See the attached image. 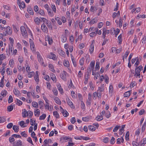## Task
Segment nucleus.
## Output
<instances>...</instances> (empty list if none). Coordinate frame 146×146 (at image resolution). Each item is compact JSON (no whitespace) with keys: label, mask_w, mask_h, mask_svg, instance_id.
<instances>
[{"label":"nucleus","mask_w":146,"mask_h":146,"mask_svg":"<svg viewBox=\"0 0 146 146\" xmlns=\"http://www.w3.org/2000/svg\"><path fill=\"white\" fill-rule=\"evenodd\" d=\"M20 29L22 36L25 37H27L28 34L25 27L23 26H22L21 27Z\"/></svg>","instance_id":"obj_1"},{"label":"nucleus","mask_w":146,"mask_h":146,"mask_svg":"<svg viewBox=\"0 0 146 146\" xmlns=\"http://www.w3.org/2000/svg\"><path fill=\"white\" fill-rule=\"evenodd\" d=\"M37 55L38 62L42 63V64L43 65L44 63L43 60L42 56L38 52H37Z\"/></svg>","instance_id":"obj_2"},{"label":"nucleus","mask_w":146,"mask_h":146,"mask_svg":"<svg viewBox=\"0 0 146 146\" xmlns=\"http://www.w3.org/2000/svg\"><path fill=\"white\" fill-rule=\"evenodd\" d=\"M22 143L21 140H19L17 141L13 142V146H22Z\"/></svg>","instance_id":"obj_3"},{"label":"nucleus","mask_w":146,"mask_h":146,"mask_svg":"<svg viewBox=\"0 0 146 146\" xmlns=\"http://www.w3.org/2000/svg\"><path fill=\"white\" fill-rule=\"evenodd\" d=\"M47 58L50 59L55 60L56 58V55L53 53L51 52L47 55Z\"/></svg>","instance_id":"obj_4"},{"label":"nucleus","mask_w":146,"mask_h":146,"mask_svg":"<svg viewBox=\"0 0 146 146\" xmlns=\"http://www.w3.org/2000/svg\"><path fill=\"white\" fill-rule=\"evenodd\" d=\"M27 10L29 13L31 15H33L34 14L32 8L30 6H29L27 8Z\"/></svg>","instance_id":"obj_5"},{"label":"nucleus","mask_w":146,"mask_h":146,"mask_svg":"<svg viewBox=\"0 0 146 146\" xmlns=\"http://www.w3.org/2000/svg\"><path fill=\"white\" fill-rule=\"evenodd\" d=\"M63 72L64 73L62 74L61 75L60 77L61 79L65 81L66 80V72L65 71H63Z\"/></svg>","instance_id":"obj_6"},{"label":"nucleus","mask_w":146,"mask_h":146,"mask_svg":"<svg viewBox=\"0 0 146 146\" xmlns=\"http://www.w3.org/2000/svg\"><path fill=\"white\" fill-rule=\"evenodd\" d=\"M13 129L15 132H18L19 130V127L17 125H14L13 127Z\"/></svg>","instance_id":"obj_7"},{"label":"nucleus","mask_w":146,"mask_h":146,"mask_svg":"<svg viewBox=\"0 0 146 146\" xmlns=\"http://www.w3.org/2000/svg\"><path fill=\"white\" fill-rule=\"evenodd\" d=\"M50 76L51 79L53 81H55V82H56V78L54 74L52 73H51L50 74Z\"/></svg>","instance_id":"obj_8"},{"label":"nucleus","mask_w":146,"mask_h":146,"mask_svg":"<svg viewBox=\"0 0 146 146\" xmlns=\"http://www.w3.org/2000/svg\"><path fill=\"white\" fill-rule=\"evenodd\" d=\"M131 93V90H129L128 91L126 92L124 94V97H129V96L130 95Z\"/></svg>","instance_id":"obj_9"},{"label":"nucleus","mask_w":146,"mask_h":146,"mask_svg":"<svg viewBox=\"0 0 146 146\" xmlns=\"http://www.w3.org/2000/svg\"><path fill=\"white\" fill-rule=\"evenodd\" d=\"M67 102L68 104L70 107L71 108H72L73 107V104L72 102H71V101L68 98Z\"/></svg>","instance_id":"obj_10"},{"label":"nucleus","mask_w":146,"mask_h":146,"mask_svg":"<svg viewBox=\"0 0 146 146\" xmlns=\"http://www.w3.org/2000/svg\"><path fill=\"white\" fill-rule=\"evenodd\" d=\"M19 125L20 126L23 127H26L27 126V125H25V123L24 121H20L19 123Z\"/></svg>","instance_id":"obj_11"},{"label":"nucleus","mask_w":146,"mask_h":146,"mask_svg":"<svg viewBox=\"0 0 146 146\" xmlns=\"http://www.w3.org/2000/svg\"><path fill=\"white\" fill-rule=\"evenodd\" d=\"M57 87H58V88L59 92L61 93V94H62L63 93V90L62 88H61L60 84H58L57 85Z\"/></svg>","instance_id":"obj_12"},{"label":"nucleus","mask_w":146,"mask_h":146,"mask_svg":"<svg viewBox=\"0 0 146 146\" xmlns=\"http://www.w3.org/2000/svg\"><path fill=\"white\" fill-rule=\"evenodd\" d=\"M118 39L119 41L118 42L119 44H121L122 41V36L121 34L118 36Z\"/></svg>","instance_id":"obj_13"},{"label":"nucleus","mask_w":146,"mask_h":146,"mask_svg":"<svg viewBox=\"0 0 146 146\" xmlns=\"http://www.w3.org/2000/svg\"><path fill=\"white\" fill-rule=\"evenodd\" d=\"M67 40V37L66 35H62V41L63 42H65Z\"/></svg>","instance_id":"obj_14"},{"label":"nucleus","mask_w":146,"mask_h":146,"mask_svg":"<svg viewBox=\"0 0 146 146\" xmlns=\"http://www.w3.org/2000/svg\"><path fill=\"white\" fill-rule=\"evenodd\" d=\"M54 100L56 103L58 105H60L61 104V102L59 99L57 97H56L54 98Z\"/></svg>","instance_id":"obj_15"},{"label":"nucleus","mask_w":146,"mask_h":146,"mask_svg":"<svg viewBox=\"0 0 146 146\" xmlns=\"http://www.w3.org/2000/svg\"><path fill=\"white\" fill-rule=\"evenodd\" d=\"M14 94L17 96H19L21 94L19 91L17 89L15 88L13 90Z\"/></svg>","instance_id":"obj_16"},{"label":"nucleus","mask_w":146,"mask_h":146,"mask_svg":"<svg viewBox=\"0 0 146 146\" xmlns=\"http://www.w3.org/2000/svg\"><path fill=\"white\" fill-rule=\"evenodd\" d=\"M40 110L38 109H37L34 111V113L35 116L38 117L40 114Z\"/></svg>","instance_id":"obj_17"},{"label":"nucleus","mask_w":146,"mask_h":146,"mask_svg":"<svg viewBox=\"0 0 146 146\" xmlns=\"http://www.w3.org/2000/svg\"><path fill=\"white\" fill-rule=\"evenodd\" d=\"M48 67L49 68L50 70L53 72H55V70L54 68V67L53 65L51 64H49L48 65Z\"/></svg>","instance_id":"obj_18"},{"label":"nucleus","mask_w":146,"mask_h":146,"mask_svg":"<svg viewBox=\"0 0 146 146\" xmlns=\"http://www.w3.org/2000/svg\"><path fill=\"white\" fill-rule=\"evenodd\" d=\"M94 45L93 44H92L90 46V53H92L94 51Z\"/></svg>","instance_id":"obj_19"},{"label":"nucleus","mask_w":146,"mask_h":146,"mask_svg":"<svg viewBox=\"0 0 146 146\" xmlns=\"http://www.w3.org/2000/svg\"><path fill=\"white\" fill-rule=\"evenodd\" d=\"M46 23L48 27L49 28H50L51 29H52V26L50 21H47Z\"/></svg>","instance_id":"obj_20"},{"label":"nucleus","mask_w":146,"mask_h":146,"mask_svg":"<svg viewBox=\"0 0 146 146\" xmlns=\"http://www.w3.org/2000/svg\"><path fill=\"white\" fill-rule=\"evenodd\" d=\"M34 21L36 23V24L38 25L40 24V19L38 17H36L34 19Z\"/></svg>","instance_id":"obj_21"},{"label":"nucleus","mask_w":146,"mask_h":146,"mask_svg":"<svg viewBox=\"0 0 146 146\" xmlns=\"http://www.w3.org/2000/svg\"><path fill=\"white\" fill-rule=\"evenodd\" d=\"M63 114V115L65 117H67L69 115L68 113L66 110H64L63 112H61Z\"/></svg>","instance_id":"obj_22"},{"label":"nucleus","mask_w":146,"mask_h":146,"mask_svg":"<svg viewBox=\"0 0 146 146\" xmlns=\"http://www.w3.org/2000/svg\"><path fill=\"white\" fill-rule=\"evenodd\" d=\"M88 127L89 130L92 131H94L96 130V127L92 125H90Z\"/></svg>","instance_id":"obj_23"},{"label":"nucleus","mask_w":146,"mask_h":146,"mask_svg":"<svg viewBox=\"0 0 146 146\" xmlns=\"http://www.w3.org/2000/svg\"><path fill=\"white\" fill-rule=\"evenodd\" d=\"M97 22L96 18H94L91 21L89 22L90 24H94Z\"/></svg>","instance_id":"obj_24"},{"label":"nucleus","mask_w":146,"mask_h":146,"mask_svg":"<svg viewBox=\"0 0 146 146\" xmlns=\"http://www.w3.org/2000/svg\"><path fill=\"white\" fill-rule=\"evenodd\" d=\"M19 6L20 8H22L23 9L25 7V3L24 1L22 2L19 5Z\"/></svg>","instance_id":"obj_25"},{"label":"nucleus","mask_w":146,"mask_h":146,"mask_svg":"<svg viewBox=\"0 0 146 146\" xmlns=\"http://www.w3.org/2000/svg\"><path fill=\"white\" fill-rule=\"evenodd\" d=\"M121 128L119 130L120 132L119 134L120 135H121L124 131V128L125 127V125H122Z\"/></svg>","instance_id":"obj_26"},{"label":"nucleus","mask_w":146,"mask_h":146,"mask_svg":"<svg viewBox=\"0 0 146 146\" xmlns=\"http://www.w3.org/2000/svg\"><path fill=\"white\" fill-rule=\"evenodd\" d=\"M12 26L13 29L15 32L17 33L19 31V28L17 26H16L14 25H13Z\"/></svg>","instance_id":"obj_27"},{"label":"nucleus","mask_w":146,"mask_h":146,"mask_svg":"<svg viewBox=\"0 0 146 146\" xmlns=\"http://www.w3.org/2000/svg\"><path fill=\"white\" fill-rule=\"evenodd\" d=\"M146 143V138H143L141 141V146H143Z\"/></svg>","instance_id":"obj_28"},{"label":"nucleus","mask_w":146,"mask_h":146,"mask_svg":"<svg viewBox=\"0 0 146 146\" xmlns=\"http://www.w3.org/2000/svg\"><path fill=\"white\" fill-rule=\"evenodd\" d=\"M103 85H104V84H103L102 86L98 87V89L97 90V91H98V92H103L104 91V87L103 86Z\"/></svg>","instance_id":"obj_29"},{"label":"nucleus","mask_w":146,"mask_h":146,"mask_svg":"<svg viewBox=\"0 0 146 146\" xmlns=\"http://www.w3.org/2000/svg\"><path fill=\"white\" fill-rule=\"evenodd\" d=\"M53 114L54 116L57 118H59V115L58 113V112L56 111H54L53 112Z\"/></svg>","instance_id":"obj_30"},{"label":"nucleus","mask_w":146,"mask_h":146,"mask_svg":"<svg viewBox=\"0 0 146 146\" xmlns=\"http://www.w3.org/2000/svg\"><path fill=\"white\" fill-rule=\"evenodd\" d=\"M47 11L49 15H50L51 16H53V13L50 8L47 10Z\"/></svg>","instance_id":"obj_31"},{"label":"nucleus","mask_w":146,"mask_h":146,"mask_svg":"<svg viewBox=\"0 0 146 146\" xmlns=\"http://www.w3.org/2000/svg\"><path fill=\"white\" fill-rule=\"evenodd\" d=\"M27 116H29L30 117H31L33 115V112L30 110H29L27 112Z\"/></svg>","instance_id":"obj_32"},{"label":"nucleus","mask_w":146,"mask_h":146,"mask_svg":"<svg viewBox=\"0 0 146 146\" xmlns=\"http://www.w3.org/2000/svg\"><path fill=\"white\" fill-rule=\"evenodd\" d=\"M39 13L41 15L43 16H44L45 15V13L44 11L41 9H40L39 11L37 13Z\"/></svg>","instance_id":"obj_33"},{"label":"nucleus","mask_w":146,"mask_h":146,"mask_svg":"<svg viewBox=\"0 0 146 146\" xmlns=\"http://www.w3.org/2000/svg\"><path fill=\"white\" fill-rule=\"evenodd\" d=\"M103 116L101 115H98L96 117V119L98 121H100L103 119Z\"/></svg>","instance_id":"obj_34"},{"label":"nucleus","mask_w":146,"mask_h":146,"mask_svg":"<svg viewBox=\"0 0 146 146\" xmlns=\"http://www.w3.org/2000/svg\"><path fill=\"white\" fill-rule=\"evenodd\" d=\"M85 58L84 57L82 58L79 60V63L81 66H82L84 64V61Z\"/></svg>","instance_id":"obj_35"},{"label":"nucleus","mask_w":146,"mask_h":146,"mask_svg":"<svg viewBox=\"0 0 146 146\" xmlns=\"http://www.w3.org/2000/svg\"><path fill=\"white\" fill-rule=\"evenodd\" d=\"M27 111L26 110L24 109L23 110L22 114V116L23 117H26V114H27Z\"/></svg>","instance_id":"obj_36"},{"label":"nucleus","mask_w":146,"mask_h":146,"mask_svg":"<svg viewBox=\"0 0 146 146\" xmlns=\"http://www.w3.org/2000/svg\"><path fill=\"white\" fill-rule=\"evenodd\" d=\"M7 93V91L6 90H4V91L2 92L0 94L3 97L6 95Z\"/></svg>","instance_id":"obj_37"},{"label":"nucleus","mask_w":146,"mask_h":146,"mask_svg":"<svg viewBox=\"0 0 146 146\" xmlns=\"http://www.w3.org/2000/svg\"><path fill=\"white\" fill-rule=\"evenodd\" d=\"M41 28L42 30H43L44 31H45L46 29H47V28L45 25L43 23L41 25Z\"/></svg>","instance_id":"obj_38"},{"label":"nucleus","mask_w":146,"mask_h":146,"mask_svg":"<svg viewBox=\"0 0 146 146\" xmlns=\"http://www.w3.org/2000/svg\"><path fill=\"white\" fill-rule=\"evenodd\" d=\"M55 20L57 21L58 24L59 25H61L62 24V22L60 20V18L58 17H56L55 18Z\"/></svg>","instance_id":"obj_39"},{"label":"nucleus","mask_w":146,"mask_h":146,"mask_svg":"<svg viewBox=\"0 0 146 146\" xmlns=\"http://www.w3.org/2000/svg\"><path fill=\"white\" fill-rule=\"evenodd\" d=\"M71 57L73 63V64L74 65V67H76V62L75 60L74 59V57L73 56H72V57Z\"/></svg>","instance_id":"obj_40"},{"label":"nucleus","mask_w":146,"mask_h":146,"mask_svg":"<svg viewBox=\"0 0 146 146\" xmlns=\"http://www.w3.org/2000/svg\"><path fill=\"white\" fill-rule=\"evenodd\" d=\"M46 115L45 114H43L42 115L40 116L39 119L42 120L44 119L46 117Z\"/></svg>","instance_id":"obj_41"},{"label":"nucleus","mask_w":146,"mask_h":146,"mask_svg":"<svg viewBox=\"0 0 146 146\" xmlns=\"http://www.w3.org/2000/svg\"><path fill=\"white\" fill-rule=\"evenodd\" d=\"M95 65V61L94 62L92 61L90 63V66L91 67H90L91 68H92V70L94 69V67Z\"/></svg>","instance_id":"obj_42"},{"label":"nucleus","mask_w":146,"mask_h":146,"mask_svg":"<svg viewBox=\"0 0 146 146\" xmlns=\"http://www.w3.org/2000/svg\"><path fill=\"white\" fill-rule=\"evenodd\" d=\"M33 106L35 108H37L38 107V104L36 102H33L32 103Z\"/></svg>","instance_id":"obj_43"},{"label":"nucleus","mask_w":146,"mask_h":146,"mask_svg":"<svg viewBox=\"0 0 146 146\" xmlns=\"http://www.w3.org/2000/svg\"><path fill=\"white\" fill-rule=\"evenodd\" d=\"M105 116L107 118H109L111 116V114L110 113L109 111H107V112L105 113Z\"/></svg>","instance_id":"obj_44"},{"label":"nucleus","mask_w":146,"mask_h":146,"mask_svg":"<svg viewBox=\"0 0 146 146\" xmlns=\"http://www.w3.org/2000/svg\"><path fill=\"white\" fill-rule=\"evenodd\" d=\"M129 132L128 131H127L125 135V139L127 141L129 140Z\"/></svg>","instance_id":"obj_45"},{"label":"nucleus","mask_w":146,"mask_h":146,"mask_svg":"<svg viewBox=\"0 0 146 146\" xmlns=\"http://www.w3.org/2000/svg\"><path fill=\"white\" fill-rule=\"evenodd\" d=\"M146 125V123L145 122L143 124L141 128V131L142 132L144 131L145 130Z\"/></svg>","instance_id":"obj_46"},{"label":"nucleus","mask_w":146,"mask_h":146,"mask_svg":"<svg viewBox=\"0 0 146 146\" xmlns=\"http://www.w3.org/2000/svg\"><path fill=\"white\" fill-rule=\"evenodd\" d=\"M115 139L113 137H112L111 139L110 140V143L111 144H113L115 143Z\"/></svg>","instance_id":"obj_47"},{"label":"nucleus","mask_w":146,"mask_h":146,"mask_svg":"<svg viewBox=\"0 0 146 146\" xmlns=\"http://www.w3.org/2000/svg\"><path fill=\"white\" fill-rule=\"evenodd\" d=\"M120 127V126H116L113 129V131L114 132H116Z\"/></svg>","instance_id":"obj_48"},{"label":"nucleus","mask_w":146,"mask_h":146,"mask_svg":"<svg viewBox=\"0 0 146 146\" xmlns=\"http://www.w3.org/2000/svg\"><path fill=\"white\" fill-rule=\"evenodd\" d=\"M97 97L99 98H101L102 97V92L97 91Z\"/></svg>","instance_id":"obj_49"},{"label":"nucleus","mask_w":146,"mask_h":146,"mask_svg":"<svg viewBox=\"0 0 146 146\" xmlns=\"http://www.w3.org/2000/svg\"><path fill=\"white\" fill-rule=\"evenodd\" d=\"M49 141H52V140L50 139L48 140L47 139H45L44 142V145L47 144L49 143Z\"/></svg>","instance_id":"obj_50"},{"label":"nucleus","mask_w":146,"mask_h":146,"mask_svg":"<svg viewBox=\"0 0 146 146\" xmlns=\"http://www.w3.org/2000/svg\"><path fill=\"white\" fill-rule=\"evenodd\" d=\"M105 82L106 84H108L109 82V78L108 76H106L105 77Z\"/></svg>","instance_id":"obj_51"},{"label":"nucleus","mask_w":146,"mask_h":146,"mask_svg":"<svg viewBox=\"0 0 146 146\" xmlns=\"http://www.w3.org/2000/svg\"><path fill=\"white\" fill-rule=\"evenodd\" d=\"M97 9L96 7H94L92 6L91 7L90 11H91L94 12V11H96Z\"/></svg>","instance_id":"obj_52"},{"label":"nucleus","mask_w":146,"mask_h":146,"mask_svg":"<svg viewBox=\"0 0 146 146\" xmlns=\"http://www.w3.org/2000/svg\"><path fill=\"white\" fill-rule=\"evenodd\" d=\"M68 63H69L68 62L65 61L64 62L63 64L64 66L68 67L69 66V64Z\"/></svg>","instance_id":"obj_53"},{"label":"nucleus","mask_w":146,"mask_h":146,"mask_svg":"<svg viewBox=\"0 0 146 146\" xmlns=\"http://www.w3.org/2000/svg\"><path fill=\"white\" fill-rule=\"evenodd\" d=\"M46 85L47 88H48L49 90H51V86L50 83V82H47Z\"/></svg>","instance_id":"obj_54"},{"label":"nucleus","mask_w":146,"mask_h":146,"mask_svg":"<svg viewBox=\"0 0 146 146\" xmlns=\"http://www.w3.org/2000/svg\"><path fill=\"white\" fill-rule=\"evenodd\" d=\"M145 112V110L144 109H141L139 112V114L140 115H142Z\"/></svg>","instance_id":"obj_55"},{"label":"nucleus","mask_w":146,"mask_h":146,"mask_svg":"<svg viewBox=\"0 0 146 146\" xmlns=\"http://www.w3.org/2000/svg\"><path fill=\"white\" fill-rule=\"evenodd\" d=\"M139 63L140 62L139 61V59L138 58L134 65L136 67H137L138 66L139 64Z\"/></svg>","instance_id":"obj_56"},{"label":"nucleus","mask_w":146,"mask_h":146,"mask_svg":"<svg viewBox=\"0 0 146 146\" xmlns=\"http://www.w3.org/2000/svg\"><path fill=\"white\" fill-rule=\"evenodd\" d=\"M109 138L108 137H106L103 139V142L105 143H108L109 141Z\"/></svg>","instance_id":"obj_57"},{"label":"nucleus","mask_w":146,"mask_h":146,"mask_svg":"<svg viewBox=\"0 0 146 146\" xmlns=\"http://www.w3.org/2000/svg\"><path fill=\"white\" fill-rule=\"evenodd\" d=\"M21 134L22 136L25 137H26L27 136V135L25 133V131L21 132Z\"/></svg>","instance_id":"obj_58"},{"label":"nucleus","mask_w":146,"mask_h":146,"mask_svg":"<svg viewBox=\"0 0 146 146\" xmlns=\"http://www.w3.org/2000/svg\"><path fill=\"white\" fill-rule=\"evenodd\" d=\"M5 58V56L4 54H3L0 55V59L1 60H2Z\"/></svg>","instance_id":"obj_59"},{"label":"nucleus","mask_w":146,"mask_h":146,"mask_svg":"<svg viewBox=\"0 0 146 146\" xmlns=\"http://www.w3.org/2000/svg\"><path fill=\"white\" fill-rule=\"evenodd\" d=\"M113 90V87L112 85H110L109 86V92L112 93Z\"/></svg>","instance_id":"obj_60"},{"label":"nucleus","mask_w":146,"mask_h":146,"mask_svg":"<svg viewBox=\"0 0 146 146\" xmlns=\"http://www.w3.org/2000/svg\"><path fill=\"white\" fill-rule=\"evenodd\" d=\"M27 140L28 141V142H29L32 145H33V143L31 139V138L30 137H29L27 139Z\"/></svg>","instance_id":"obj_61"},{"label":"nucleus","mask_w":146,"mask_h":146,"mask_svg":"<svg viewBox=\"0 0 146 146\" xmlns=\"http://www.w3.org/2000/svg\"><path fill=\"white\" fill-rule=\"evenodd\" d=\"M91 100L90 99H88L87 100L86 104L87 106H90L91 104Z\"/></svg>","instance_id":"obj_62"},{"label":"nucleus","mask_w":146,"mask_h":146,"mask_svg":"<svg viewBox=\"0 0 146 146\" xmlns=\"http://www.w3.org/2000/svg\"><path fill=\"white\" fill-rule=\"evenodd\" d=\"M34 9L35 12H37L39 9L37 5H35L34 7Z\"/></svg>","instance_id":"obj_63"},{"label":"nucleus","mask_w":146,"mask_h":146,"mask_svg":"<svg viewBox=\"0 0 146 146\" xmlns=\"http://www.w3.org/2000/svg\"><path fill=\"white\" fill-rule=\"evenodd\" d=\"M132 144L133 146H138L139 145V143L135 141L132 142Z\"/></svg>","instance_id":"obj_64"}]
</instances>
